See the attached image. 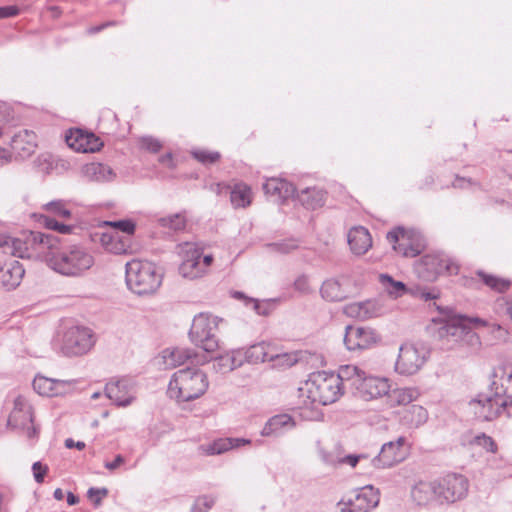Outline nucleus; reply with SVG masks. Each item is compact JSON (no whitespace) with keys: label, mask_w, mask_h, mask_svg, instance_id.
<instances>
[{"label":"nucleus","mask_w":512,"mask_h":512,"mask_svg":"<svg viewBox=\"0 0 512 512\" xmlns=\"http://www.w3.org/2000/svg\"><path fill=\"white\" fill-rule=\"evenodd\" d=\"M380 281L385 286L387 292L394 297L402 296L407 291L406 285L403 282L395 281L388 274H381Z\"/></svg>","instance_id":"obj_41"},{"label":"nucleus","mask_w":512,"mask_h":512,"mask_svg":"<svg viewBox=\"0 0 512 512\" xmlns=\"http://www.w3.org/2000/svg\"><path fill=\"white\" fill-rule=\"evenodd\" d=\"M299 247V244L294 239H286L279 242L267 244L269 251L279 254H288Z\"/></svg>","instance_id":"obj_43"},{"label":"nucleus","mask_w":512,"mask_h":512,"mask_svg":"<svg viewBox=\"0 0 512 512\" xmlns=\"http://www.w3.org/2000/svg\"><path fill=\"white\" fill-rule=\"evenodd\" d=\"M219 322L220 319L211 314L196 315L189 331L191 342L206 352L216 351L219 344L215 333Z\"/></svg>","instance_id":"obj_7"},{"label":"nucleus","mask_w":512,"mask_h":512,"mask_svg":"<svg viewBox=\"0 0 512 512\" xmlns=\"http://www.w3.org/2000/svg\"><path fill=\"white\" fill-rule=\"evenodd\" d=\"M339 458H340V457L335 456V455L330 454V453H323V454H322V459H323V461H324L325 463H327V464H329V465H333V466H334V465L339 464V463H338V459H339Z\"/></svg>","instance_id":"obj_61"},{"label":"nucleus","mask_w":512,"mask_h":512,"mask_svg":"<svg viewBox=\"0 0 512 512\" xmlns=\"http://www.w3.org/2000/svg\"><path fill=\"white\" fill-rule=\"evenodd\" d=\"M379 503V492L371 485L364 486L356 491L353 498L347 502L338 503L339 512H369Z\"/></svg>","instance_id":"obj_15"},{"label":"nucleus","mask_w":512,"mask_h":512,"mask_svg":"<svg viewBox=\"0 0 512 512\" xmlns=\"http://www.w3.org/2000/svg\"><path fill=\"white\" fill-rule=\"evenodd\" d=\"M89 499L95 504L99 505L103 497L108 494V490L106 488H90L88 490Z\"/></svg>","instance_id":"obj_53"},{"label":"nucleus","mask_w":512,"mask_h":512,"mask_svg":"<svg viewBox=\"0 0 512 512\" xmlns=\"http://www.w3.org/2000/svg\"><path fill=\"white\" fill-rule=\"evenodd\" d=\"M394 251L404 257H416L423 249L421 235L414 230L397 227L389 231L386 236Z\"/></svg>","instance_id":"obj_11"},{"label":"nucleus","mask_w":512,"mask_h":512,"mask_svg":"<svg viewBox=\"0 0 512 512\" xmlns=\"http://www.w3.org/2000/svg\"><path fill=\"white\" fill-rule=\"evenodd\" d=\"M112 243L109 250L115 254H126L129 251V246L126 245L119 237H112Z\"/></svg>","instance_id":"obj_54"},{"label":"nucleus","mask_w":512,"mask_h":512,"mask_svg":"<svg viewBox=\"0 0 512 512\" xmlns=\"http://www.w3.org/2000/svg\"><path fill=\"white\" fill-rule=\"evenodd\" d=\"M321 296L329 302L343 301L348 298V291L344 284L337 279H328L320 288Z\"/></svg>","instance_id":"obj_30"},{"label":"nucleus","mask_w":512,"mask_h":512,"mask_svg":"<svg viewBox=\"0 0 512 512\" xmlns=\"http://www.w3.org/2000/svg\"><path fill=\"white\" fill-rule=\"evenodd\" d=\"M182 262L179 266V273L188 279H196L204 275L200 265L201 249L193 243H184L180 246Z\"/></svg>","instance_id":"obj_17"},{"label":"nucleus","mask_w":512,"mask_h":512,"mask_svg":"<svg viewBox=\"0 0 512 512\" xmlns=\"http://www.w3.org/2000/svg\"><path fill=\"white\" fill-rule=\"evenodd\" d=\"M50 236L51 234L30 231L22 237L11 239L10 243L5 241L4 244L14 256L44 261L47 249H49Z\"/></svg>","instance_id":"obj_6"},{"label":"nucleus","mask_w":512,"mask_h":512,"mask_svg":"<svg viewBox=\"0 0 512 512\" xmlns=\"http://www.w3.org/2000/svg\"><path fill=\"white\" fill-rule=\"evenodd\" d=\"M44 262L56 273L66 277H80L94 265V257L79 244L63 245L60 239L50 236Z\"/></svg>","instance_id":"obj_2"},{"label":"nucleus","mask_w":512,"mask_h":512,"mask_svg":"<svg viewBox=\"0 0 512 512\" xmlns=\"http://www.w3.org/2000/svg\"><path fill=\"white\" fill-rule=\"evenodd\" d=\"M477 276L486 286L497 292H504L510 285L509 281L491 274H487L483 271H478Z\"/></svg>","instance_id":"obj_39"},{"label":"nucleus","mask_w":512,"mask_h":512,"mask_svg":"<svg viewBox=\"0 0 512 512\" xmlns=\"http://www.w3.org/2000/svg\"><path fill=\"white\" fill-rule=\"evenodd\" d=\"M24 274L23 265L19 261L13 260L5 267L0 266V284L7 291L14 290L20 285Z\"/></svg>","instance_id":"obj_23"},{"label":"nucleus","mask_w":512,"mask_h":512,"mask_svg":"<svg viewBox=\"0 0 512 512\" xmlns=\"http://www.w3.org/2000/svg\"><path fill=\"white\" fill-rule=\"evenodd\" d=\"M295 426L294 419L288 414L271 417L262 429L263 436L277 435L281 429H291Z\"/></svg>","instance_id":"obj_32"},{"label":"nucleus","mask_w":512,"mask_h":512,"mask_svg":"<svg viewBox=\"0 0 512 512\" xmlns=\"http://www.w3.org/2000/svg\"><path fill=\"white\" fill-rule=\"evenodd\" d=\"M489 394H479L470 402L478 417L492 421L503 414L510 417L512 408V371L503 366L494 368L491 374Z\"/></svg>","instance_id":"obj_1"},{"label":"nucleus","mask_w":512,"mask_h":512,"mask_svg":"<svg viewBox=\"0 0 512 512\" xmlns=\"http://www.w3.org/2000/svg\"><path fill=\"white\" fill-rule=\"evenodd\" d=\"M20 13V9L16 5L0 7V19L15 17Z\"/></svg>","instance_id":"obj_57"},{"label":"nucleus","mask_w":512,"mask_h":512,"mask_svg":"<svg viewBox=\"0 0 512 512\" xmlns=\"http://www.w3.org/2000/svg\"><path fill=\"white\" fill-rule=\"evenodd\" d=\"M229 440L232 442V449L250 443V440L244 438H229Z\"/></svg>","instance_id":"obj_64"},{"label":"nucleus","mask_w":512,"mask_h":512,"mask_svg":"<svg viewBox=\"0 0 512 512\" xmlns=\"http://www.w3.org/2000/svg\"><path fill=\"white\" fill-rule=\"evenodd\" d=\"M348 244L355 255H364L372 246V238L363 226H356L348 232Z\"/></svg>","instance_id":"obj_24"},{"label":"nucleus","mask_w":512,"mask_h":512,"mask_svg":"<svg viewBox=\"0 0 512 512\" xmlns=\"http://www.w3.org/2000/svg\"><path fill=\"white\" fill-rule=\"evenodd\" d=\"M105 395L117 406L126 407L135 399V391L128 379H118L108 382Z\"/></svg>","instance_id":"obj_20"},{"label":"nucleus","mask_w":512,"mask_h":512,"mask_svg":"<svg viewBox=\"0 0 512 512\" xmlns=\"http://www.w3.org/2000/svg\"><path fill=\"white\" fill-rule=\"evenodd\" d=\"M212 261H213V257L211 255H205L203 257L201 256L200 265H201V268H202L204 274L207 272V269L212 264Z\"/></svg>","instance_id":"obj_60"},{"label":"nucleus","mask_w":512,"mask_h":512,"mask_svg":"<svg viewBox=\"0 0 512 512\" xmlns=\"http://www.w3.org/2000/svg\"><path fill=\"white\" fill-rule=\"evenodd\" d=\"M206 373L198 368L176 371L169 382L167 394L177 402H189L201 397L208 389Z\"/></svg>","instance_id":"obj_3"},{"label":"nucleus","mask_w":512,"mask_h":512,"mask_svg":"<svg viewBox=\"0 0 512 512\" xmlns=\"http://www.w3.org/2000/svg\"><path fill=\"white\" fill-rule=\"evenodd\" d=\"M215 504V498L208 495L199 496L190 512H208Z\"/></svg>","instance_id":"obj_45"},{"label":"nucleus","mask_w":512,"mask_h":512,"mask_svg":"<svg viewBox=\"0 0 512 512\" xmlns=\"http://www.w3.org/2000/svg\"><path fill=\"white\" fill-rule=\"evenodd\" d=\"M192 354L188 350L174 349L164 355L165 362L171 366L183 364L187 359H190Z\"/></svg>","instance_id":"obj_44"},{"label":"nucleus","mask_w":512,"mask_h":512,"mask_svg":"<svg viewBox=\"0 0 512 512\" xmlns=\"http://www.w3.org/2000/svg\"><path fill=\"white\" fill-rule=\"evenodd\" d=\"M474 442L478 446L483 447L488 452L494 453L497 450V444L495 443L493 438L486 434H481V435L476 436L474 439Z\"/></svg>","instance_id":"obj_49"},{"label":"nucleus","mask_w":512,"mask_h":512,"mask_svg":"<svg viewBox=\"0 0 512 512\" xmlns=\"http://www.w3.org/2000/svg\"><path fill=\"white\" fill-rule=\"evenodd\" d=\"M362 303V321L378 317L384 313L383 305L377 300H366Z\"/></svg>","instance_id":"obj_42"},{"label":"nucleus","mask_w":512,"mask_h":512,"mask_svg":"<svg viewBox=\"0 0 512 512\" xmlns=\"http://www.w3.org/2000/svg\"><path fill=\"white\" fill-rule=\"evenodd\" d=\"M7 424L12 429L19 430L30 440L38 438L39 428L34 424L33 408L27 399L21 395L14 400Z\"/></svg>","instance_id":"obj_9"},{"label":"nucleus","mask_w":512,"mask_h":512,"mask_svg":"<svg viewBox=\"0 0 512 512\" xmlns=\"http://www.w3.org/2000/svg\"><path fill=\"white\" fill-rule=\"evenodd\" d=\"M266 195L275 197L278 200H285L293 197L296 193L294 185L284 179L270 178L263 184Z\"/></svg>","instance_id":"obj_26"},{"label":"nucleus","mask_w":512,"mask_h":512,"mask_svg":"<svg viewBox=\"0 0 512 512\" xmlns=\"http://www.w3.org/2000/svg\"><path fill=\"white\" fill-rule=\"evenodd\" d=\"M469 482L461 474H447L437 479L438 503H454L466 497Z\"/></svg>","instance_id":"obj_14"},{"label":"nucleus","mask_w":512,"mask_h":512,"mask_svg":"<svg viewBox=\"0 0 512 512\" xmlns=\"http://www.w3.org/2000/svg\"><path fill=\"white\" fill-rule=\"evenodd\" d=\"M11 147L22 157L31 155L36 148L35 133L28 130L19 132L12 138Z\"/></svg>","instance_id":"obj_29"},{"label":"nucleus","mask_w":512,"mask_h":512,"mask_svg":"<svg viewBox=\"0 0 512 512\" xmlns=\"http://www.w3.org/2000/svg\"><path fill=\"white\" fill-rule=\"evenodd\" d=\"M378 340V336L371 328L347 326L344 335V344L350 351L370 348Z\"/></svg>","instance_id":"obj_19"},{"label":"nucleus","mask_w":512,"mask_h":512,"mask_svg":"<svg viewBox=\"0 0 512 512\" xmlns=\"http://www.w3.org/2000/svg\"><path fill=\"white\" fill-rule=\"evenodd\" d=\"M242 364H259L262 362H277V365L291 367L297 362L294 355L288 353H278L276 348L270 343L259 342L248 348H239Z\"/></svg>","instance_id":"obj_8"},{"label":"nucleus","mask_w":512,"mask_h":512,"mask_svg":"<svg viewBox=\"0 0 512 512\" xmlns=\"http://www.w3.org/2000/svg\"><path fill=\"white\" fill-rule=\"evenodd\" d=\"M114 228L126 233L127 235H132L135 231L136 225L131 220H119L110 223Z\"/></svg>","instance_id":"obj_51"},{"label":"nucleus","mask_w":512,"mask_h":512,"mask_svg":"<svg viewBox=\"0 0 512 512\" xmlns=\"http://www.w3.org/2000/svg\"><path fill=\"white\" fill-rule=\"evenodd\" d=\"M94 345V336L89 328L72 326L62 337L61 350L67 356H79L87 353Z\"/></svg>","instance_id":"obj_12"},{"label":"nucleus","mask_w":512,"mask_h":512,"mask_svg":"<svg viewBox=\"0 0 512 512\" xmlns=\"http://www.w3.org/2000/svg\"><path fill=\"white\" fill-rule=\"evenodd\" d=\"M308 398L314 403L329 405L336 402L344 393L340 380L333 372H318L313 374L306 383Z\"/></svg>","instance_id":"obj_5"},{"label":"nucleus","mask_w":512,"mask_h":512,"mask_svg":"<svg viewBox=\"0 0 512 512\" xmlns=\"http://www.w3.org/2000/svg\"><path fill=\"white\" fill-rule=\"evenodd\" d=\"M230 200L235 208H245L251 203V189L246 184H236L230 193Z\"/></svg>","instance_id":"obj_35"},{"label":"nucleus","mask_w":512,"mask_h":512,"mask_svg":"<svg viewBox=\"0 0 512 512\" xmlns=\"http://www.w3.org/2000/svg\"><path fill=\"white\" fill-rule=\"evenodd\" d=\"M363 457H364L363 455L350 454V455H346L344 457H340L338 459V463L339 464H348L351 467H355L357 465V463L359 462V460Z\"/></svg>","instance_id":"obj_58"},{"label":"nucleus","mask_w":512,"mask_h":512,"mask_svg":"<svg viewBox=\"0 0 512 512\" xmlns=\"http://www.w3.org/2000/svg\"><path fill=\"white\" fill-rule=\"evenodd\" d=\"M420 393L416 388L406 387L394 389L390 394L389 398L392 402L402 406L408 407L409 404L419 397Z\"/></svg>","instance_id":"obj_36"},{"label":"nucleus","mask_w":512,"mask_h":512,"mask_svg":"<svg viewBox=\"0 0 512 512\" xmlns=\"http://www.w3.org/2000/svg\"><path fill=\"white\" fill-rule=\"evenodd\" d=\"M251 303L253 304V309L256 311L257 314L259 315H268L269 314V311L268 309L265 307L263 308V306L255 301V300H251Z\"/></svg>","instance_id":"obj_63"},{"label":"nucleus","mask_w":512,"mask_h":512,"mask_svg":"<svg viewBox=\"0 0 512 512\" xmlns=\"http://www.w3.org/2000/svg\"><path fill=\"white\" fill-rule=\"evenodd\" d=\"M389 383L385 378L368 376L364 372V377L361 378L356 388L359 395L365 399H372L381 397L389 393Z\"/></svg>","instance_id":"obj_21"},{"label":"nucleus","mask_w":512,"mask_h":512,"mask_svg":"<svg viewBox=\"0 0 512 512\" xmlns=\"http://www.w3.org/2000/svg\"><path fill=\"white\" fill-rule=\"evenodd\" d=\"M65 384L64 381L36 376L33 380V389L39 395L53 397L64 393Z\"/></svg>","instance_id":"obj_28"},{"label":"nucleus","mask_w":512,"mask_h":512,"mask_svg":"<svg viewBox=\"0 0 512 512\" xmlns=\"http://www.w3.org/2000/svg\"><path fill=\"white\" fill-rule=\"evenodd\" d=\"M32 470L35 481L37 483H42L44 481L48 467L46 465H42V463L38 461L33 464Z\"/></svg>","instance_id":"obj_55"},{"label":"nucleus","mask_w":512,"mask_h":512,"mask_svg":"<svg viewBox=\"0 0 512 512\" xmlns=\"http://www.w3.org/2000/svg\"><path fill=\"white\" fill-rule=\"evenodd\" d=\"M192 154L195 159L204 164L215 163L220 158V154L218 152H209L206 150L194 151Z\"/></svg>","instance_id":"obj_47"},{"label":"nucleus","mask_w":512,"mask_h":512,"mask_svg":"<svg viewBox=\"0 0 512 512\" xmlns=\"http://www.w3.org/2000/svg\"><path fill=\"white\" fill-rule=\"evenodd\" d=\"M157 223L164 229H168L172 232H179L185 229L187 220L183 213H175L158 218Z\"/></svg>","instance_id":"obj_38"},{"label":"nucleus","mask_w":512,"mask_h":512,"mask_svg":"<svg viewBox=\"0 0 512 512\" xmlns=\"http://www.w3.org/2000/svg\"><path fill=\"white\" fill-rule=\"evenodd\" d=\"M404 437H399L396 441L385 443L379 454L372 460L374 467L378 469L390 468L405 459L403 445Z\"/></svg>","instance_id":"obj_18"},{"label":"nucleus","mask_w":512,"mask_h":512,"mask_svg":"<svg viewBox=\"0 0 512 512\" xmlns=\"http://www.w3.org/2000/svg\"><path fill=\"white\" fill-rule=\"evenodd\" d=\"M411 497L418 505L438 502L437 480L417 482L411 489Z\"/></svg>","instance_id":"obj_25"},{"label":"nucleus","mask_w":512,"mask_h":512,"mask_svg":"<svg viewBox=\"0 0 512 512\" xmlns=\"http://www.w3.org/2000/svg\"><path fill=\"white\" fill-rule=\"evenodd\" d=\"M141 147L150 152L156 153L161 149L162 145L153 137H143L141 139Z\"/></svg>","instance_id":"obj_52"},{"label":"nucleus","mask_w":512,"mask_h":512,"mask_svg":"<svg viewBox=\"0 0 512 512\" xmlns=\"http://www.w3.org/2000/svg\"><path fill=\"white\" fill-rule=\"evenodd\" d=\"M43 209L49 214L68 219L71 217V211L67 207V202L64 200H53L43 205Z\"/></svg>","instance_id":"obj_40"},{"label":"nucleus","mask_w":512,"mask_h":512,"mask_svg":"<svg viewBox=\"0 0 512 512\" xmlns=\"http://www.w3.org/2000/svg\"><path fill=\"white\" fill-rule=\"evenodd\" d=\"M458 270V264L443 253L426 254L421 257L416 265L419 277L426 281H433L443 273L457 274Z\"/></svg>","instance_id":"obj_10"},{"label":"nucleus","mask_w":512,"mask_h":512,"mask_svg":"<svg viewBox=\"0 0 512 512\" xmlns=\"http://www.w3.org/2000/svg\"><path fill=\"white\" fill-rule=\"evenodd\" d=\"M428 355L429 351L423 345L403 344L396 361V371L403 375H413L421 369Z\"/></svg>","instance_id":"obj_13"},{"label":"nucleus","mask_w":512,"mask_h":512,"mask_svg":"<svg viewBox=\"0 0 512 512\" xmlns=\"http://www.w3.org/2000/svg\"><path fill=\"white\" fill-rule=\"evenodd\" d=\"M125 462V459L122 455H117L115 457V459L112 461V462H106L104 464L105 468L108 469V470H115L117 469L120 465H122L123 463Z\"/></svg>","instance_id":"obj_59"},{"label":"nucleus","mask_w":512,"mask_h":512,"mask_svg":"<svg viewBox=\"0 0 512 512\" xmlns=\"http://www.w3.org/2000/svg\"><path fill=\"white\" fill-rule=\"evenodd\" d=\"M439 336L452 340L456 343L476 347L480 344L479 336L470 328L466 327L462 319H451L439 328Z\"/></svg>","instance_id":"obj_16"},{"label":"nucleus","mask_w":512,"mask_h":512,"mask_svg":"<svg viewBox=\"0 0 512 512\" xmlns=\"http://www.w3.org/2000/svg\"><path fill=\"white\" fill-rule=\"evenodd\" d=\"M42 223L51 230L58 231L62 234H68L72 230V227L70 225H66L63 223L58 222L56 219L50 217V216H41Z\"/></svg>","instance_id":"obj_46"},{"label":"nucleus","mask_w":512,"mask_h":512,"mask_svg":"<svg viewBox=\"0 0 512 512\" xmlns=\"http://www.w3.org/2000/svg\"><path fill=\"white\" fill-rule=\"evenodd\" d=\"M215 363L221 372H230L243 365L238 349L233 350L230 354L216 358Z\"/></svg>","instance_id":"obj_37"},{"label":"nucleus","mask_w":512,"mask_h":512,"mask_svg":"<svg viewBox=\"0 0 512 512\" xmlns=\"http://www.w3.org/2000/svg\"><path fill=\"white\" fill-rule=\"evenodd\" d=\"M84 175L92 181L105 182L114 178L113 170L105 164L92 162L84 166Z\"/></svg>","instance_id":"obj_33"},{"label":"nucleus","mask_w":512,"mask_h":512,"mask_svg":"<svg viewBox=\"0 0 512 512\" xmlns=\"http://www.w3.org/2000/svg\"><path fill=\"white\" fill-rule=\"evenodd\" d=\"M397 413L400 424L407 429H417L428 420L427 410L420 405L402 407Z\"/></svg>","instance_id":"obj_22"},{"label":"nucleus","mask_w":512,"mask_h":512,"mask_svg":"<svg viewBox=\"0 0 512 512\" xmlns=\"http://www.w3.org/2000/svg\"><path fill=\"white\" fill-rule=\"evenodd\" d=\"M364 370L354 365H344L338 370V373H334V377H338L340 380V387L344 388L345 383H350L355 389L358 386L361 378L364 377Z\"/></svg>","instance_id":"obj_34"},{"label":"nucleus","mask_w":512,"mask_h":512,"mask_svg":"<svg viewBox=\"0 0 512 512\" xmlns=\"http://www.w3.org/2000/svg\"><path fill=\"white\" fill-rule=\"evenodd\" d=\"M66 142L69 147L83 152H95L100 150L103 143L99 138H96L93 134L84 136L80 130H77L75 134L66 136Z\"/></svg>","instance_id":"obj_27"},{"label":"nucleus","mask_w":512,"mask_h":512,"mask_svg":"<svg viewBox=\"0 0 512 512\" xmlns=\"http://www.w3.org/2000/svg\"><path fill=\"white\" fill-rule=\"evenodd\" d=\"M294 288L302 294H308L311 291L308 277L305 275L299 276L294 281Z\"/></svg>","instance_id":"obj_56"},{"label":"nucleus","mask_w":512,"mask_h":512,"mask_svg":"<svg viewBox=\"0 0 512 512\" xmlns=\"http://www.w3.org/2000/svg\"><path fill=\"white\" fill-rule=\"evenodd\" d=\"M230 449H232V442L229 440V438H223L214 441L208 452L210 454H222Z\"/></svg>","instance_id":"obj_48"},{"label":"nucleus","mask_w":512,"mask_h":512,"mask_svg":"<svg viewBox=\"0 0 512 512\" xmlns=\"http://www.w3.org/2000/svg\"><path fill=\"white\" fill-rule=\"evenodd\" d=\"M65 446L67 448H77L78 450H82L85 448V443L82 441L75 442L73 439L68 438L65 440Z\"/></svg>","instance_id":"obj_62"},{"label":"nucleus","mask_w":512,"mask_h":512,"mask_svg":"<svg viewBox=\"0 0 512 512\" xmlns=\"http://www.w3.org/2000/svg\"><path fill=\"white\" fill-rule=\"evenodd\" d=\"M362 303L361 302H355L350 303L344 306L343 312L348 317L356 318L359 320H362Z\"/></svg>","instance_id":"obj_50"},{"label":"nucleus","mask_w":512,"mask_h":512,"mask_svg":"<svg viewBox=\"0 0 512 512\" xmlns=\"http://www.w3.org/2000/svg\"><path fill=\"white\" fill-rule=\"evenodd\" d=\"M325 194L324 190L317 187L305 188L297 193V199L307 209L314 210L324 205Z\"/></svg>","instance_id":"obj_31"},{"label":"nucleus","mask_w":512,"mask_h":512,"mask_svg":"<svg viewBox=\"0 0 512 512\" xmlns=\"http://www.w3.org/2000/svg\"><path fill=\"white\" fill-rule=\"evenodd\" d=\"M126 283L138 295L154 293L162 283V274L149 261L133 259L126 263Z\"/></svg>","instance_id":"obj_4"}]
</instances>
